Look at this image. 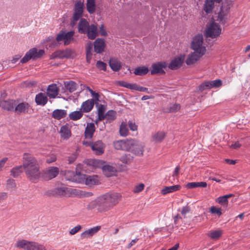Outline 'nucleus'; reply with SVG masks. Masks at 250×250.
Here are the masks:
<instances>
[{"instance_id": "nucleus-1", "label": "nucleus", "mask_w": 250, "mask_h": 250, "mask_svg": "<svg viewBox=\"0 0 250 250\" xmlns=\"http://www.w3.org/2000/svg\"><path fill=\"white\" fill-rule=\"evenodd\" d=\"M120 197L117 193H106L91 201L86 208L90 210L96 209L99 212L106 211L118 203Z\"/></svg>"}, {"instance_id": "nucleus-2", "label": "nucleus", "mask_w": 250, "mask_h": 250, "mask_svg": "<svg viewBox=\"0 0 250 250\" xmlns=\"http://www.w3.org/2000/svg\"><path fill=\"white\" fill-rule=\"evenodd\" d=\"M63 173L66 180L79 184H84L90 187L100 184L97 175L87 176L82 173Z\"/></svg>"}, {"instance_id": "nucleus-3", "label": "nucleus", "mask_w": 250, "mask_h": 250, "mask_svg": "<svg viewBox=\"0 0 250 250\" xmlns=\"http://www.w3.org/2000/svg\"><path fill=\"white\" fill-rule=\"evenodd\" d=\"M84 163L94 168H101L103 171L116 172L114 167L108 163L101 160L86 159Z\"/></svg>"}, {"instance_id": "nucleus-4", "label": "nucleus", "mask_w": 250, "mask_h": 250, "mask_svg": "<svg viewBox=\"0 0 250 250\" xmlns=\"http://www.w3.org/2000/svg\"><path fill=\"white\" fill-rule=\"evenodd\" d=\"M22 162L26 171L28 172H38L39 171V164L36 159L31 154L24 153L23 154Z\"/></svg>"}, {"instance_id": "nucleus-5", "label": "nucleus", "mask_w": 250, "mask_h": 250, "mask_svg": "<svg viewBox=\"0 0 250 250\" xmlns=\"http://www.w3.org/2000/svg\"><path fill=\"white\" fill-rule=\"evenodd\" d=\"M203 38L201 34L196 35L193 39L191 48L195 52L204 55L206 51V47L203 46Z\"/></svg>"}, {"instance_id": "nucleus-6", "label": "nucleus", "mask_w": 250, "mask_h": 250, "mask_svg": "<svg viewBox=\"0 0 250 250\" xmlns=\"http://www.w3.org/2000/svg\"><path fill=\"white\" fill-rule=\"evenodd\" d=\"M221 30V28L219 25L212 22L207 26L205 31V36L207 38H216L220 35Z\"/></svg>"}, {"instance_id": "nucleus-7", "label": "nucleus", "mask_w": 250, "mask_h": 250, "mask_svg": "<svg viewBox=\"0 0 250 250\" xmlns=\"http://www.w3.org/2000/svg\"><path fill=\"white\" fill-rule=\"evenodd\" d=\"M232 5L231 0L227 1L223 3L218 16V20L222 24H225L226 22L227 16Z\"/></svg>"}, {"instance_id": "nucleus-8", "label": "nucleus", "mask_w": 250, "mask_h": 250, "mask_svg": "<svg viewBox=\"0 0 250 250\" xmlns=\"http://www.w3.org/2000/svg\"><path fill=\"white\" fill-rule=\"evenodd\" d=\"M71 188L64 187H58L48 190L46 194L49 196L64 197L71 193Z\"/></svg>"}, {"instance_id": "nucleus-9", "label": "nucleus", "mask_w": 250, "mask_h": 250, "mask_svg": "<svg viewBox=\"0 0 250 250\" xmlns=\"http://www.w3.org/2000/svg\"><path fill=\"white\" fill-rule=\"evenodd\" d=\"M83 11V3L81 0L77 1L74 5V12L70 24L73 27L77 21L81 19Z\"/></svg>"}, {"instance_id": "nucleus-10", "label": "nucleus", "mask_w": 250, "mask_h": 250, "mask_svg": "<svg viewBox=\"0 0 250 250\" xmlns=\"http://www.w3.org/2000/svg\"><path fill=\"white\" fill-rule=\"evenodd\" d=\"M44 54L43 50H39V51L36 48H33L30 49L25 54L24 57L21 60V62L22 63L27 62L29 60L33 59H35L40 58Z\"/></svg>"}, {"instance_id": "nucleus-11", "label": "nucleus", "mask_w": 250, "mask_h": 250, "mask_svg": "<svg viewBox=\"0 0 250 250\" xmlns=\"http://www.w3.org/2000/svg\"><path fill=\"white\" fill-rule=\"evenodd\" d=\"M74 32L73 31L67 32L62 31L57 35L56 41L59 42L63 41L64 45H68L74 41Z\"/></svg>"}, {"instance_id": "nucleus-12", "label": "nucleus", "mask_w": 250, "mask_h": 250, "mask_svg": "<svg viewBox=\"0 0 250 250\" xmlns=\"http://www.w3.org/2000/svg\"><path fill=\"white\" fill-rule=\"evenodd\" d=\"M132 139H122L114 141L113 145L116 150L125 151H129L130 149L131 141Z\"/></svg>"}, {"instance_id": "nucleus-13", "label": "nucleus", "mask_w": 250, "mask_h": 250, "mask_svg": "<svg viewBox=\"0 0 250 250\" xmlns=\"http://www.w3.org/2000/svg\"><path fill=\"white\" fill-rule=\"evenodd\" d=\"M130 149L129 152L135 155H142L144 151V145L141 142L132 139L131 141Z\"/></svg>"}, {"instance_id": "nucleus-14", "label": "nucleus", "mask_w": 250, "mask_h": 250, "mask_svg": "<svg viewBox=\"0 0 250 250\" xmlns=\"http://www.w3.org/2000/svg\"><path fill=\"white\" fill-rule=\"evenodd\" d=\"M118 83L120 86L128 88L130 90L146 92L147 93H151V92L148 91L147 88L141 86L135 83H129L123 81H119Z\"/></svg>"}, {"instance_id": "nucleus-15", "label": "nucleus", "mask_w": 250, "mask_h": 250, "mask_svg": "<svg viewBox=\"0 0 250 250\" xmlns=\"http://www.w3.org/2000/svg\"><path fill=\"white\" fill-rule=\"evenodd\" d=\"M222 84V81L220 80H215L210 81H205L202 83L198 87L199 90L201 92L207 89L212 88H217L221 86Z\"/></svg>"}, {"instance_id": "nucleus-16", "label": "nucleus", "mask_w": 250, "mask_h": 250, "mask_svg": "<svg viewBox=\"0 0 250 250\" xmlns=\"http://www.w3.org/2000/svg\"><path fill=\"white\" fill-rule=\"evenodd\" d=\"M74 56V51L70 49H66L65 50H58L54 52L51 56V59L55 58H70Z\"/></svg>"}, {"instance_id": "nucleus-17", "label": "nucleus", "mask_w": 250, "mask_h": 250, "mask_svg": "<svg viewBox=\"0 0 250 250\" xmlns=\"http://www.w3.org/2000/svg\"><path fill=\"white\" fill-rule=\"evenodd\" d=\"M30 109V104L26 102H22L15 106L14 112L18 115L25 114Z\"/></svg>"}, {"instance_id": "nucleus-18", "label": "nucleus", "mask_w": 250, "mask_h": 250, "mask_svg": "<svg viewBox=\"0 0 250 250\" xmlns=\"http://www.w3.org/2000/svg\"><path fill=\"white\" fill-rule=\"evenodd\" d=\"M91 149L96 155H100L104 153L105 145L102 141L98 140L92 143Z\"/></svg>"}, {"instance_id": "nucleus-19", "label": "nucleus", "mask_w": 250, "mask_h": 250, "mask_svg": "<svg viewBox=\"0 0 250 250\" xmlns=\"http://www.w3.org/2000/svg\"><path fill=\"white\" fill-rule=\"evenodd\" d=\"M185 59V55H180L171 61L168 67L172 70L178 69L182 65Z\"/></svg>"}, {"instance_id": "nucleus-20", "label": "nucleus", "mask_w": 250, "mask_h": 250, "mask_svg": "<svg viewBox=\"0 0 250 250\" xmlns=\"http://www.w3.org/2000/svg\"><path fill=\"white\" fill-rule=\"evenodd\" d=\"M16 105V101L13 100L1 101L0 102V107L7 111H14L15 106Z\"/></svg>"}, {"instance_id": "nucleus-21", "label": "nucleus", "mask_w": 250, "mask_h": 250, "mask_svg": "<svg viewBox=\"0 0 250 250\" xmlns=\"http://www.w3.org/2000/svg\"><path fill=\"white\" fill-rule=\"evenodd\" d=\"M101 227L98 226L91 228L81 233L80 236L82 239L90 238L96 234L101 229Z\"/></svg>"}, {"instance_id": "nucleus-22", "label": "nucleus", "mask_w": 250, "mask_h": 250, "mask_svg": "<svg viewBox=\"0 0 250 250\" xmlns=\"http://www.w3.org/2000/svg\"><path fill=\"white\" fill-rule=\"evenodd\" d=\"M95 104L94 100L90 99L83 102L81 106L80 109L84 113H87L92 110Z\"/></svg>"}, {"instance_id": "nucleus-23", "label": "nucleus", "mask_w": 250, "mask_h": 250, "mask_svg": "<svg viewBox=\"0 0 250 250\" xmlns=\"http://www.w3.org/2000/svg\"><path fill=\"white\" fill-rule=\"evenodd\" d=\"M167 67V63L158 62L152 64V70H151V74L154 75L155 74H164L165 72L163 68Z\"/></svg>"}, {"instance_id": "nucleus-24", "label": "nucleus", "mask_w": 250, "mask_h": 250, "mask_svg": "<svg viewBox=\"0 0 250 250\" xmlns=\"http://www.w3.org/2000/svg\"><path fill=\"white\" fill-rule=\"evenodd\" d=\"M95 131V126L94 123H87L84 131V137L86 139H90L92 138Z\"/></svg>"}, {"instance_id": "nucleus-25", "label": "nucleus", "mask_w": 250, "mask_h": 250, "mask_svg": "<svg viewBox=\"0 0 250 250\" xmlns=\"http://www.w3.org/2000/svg\"><path fill=\"white\" fill-rule=\"evenodd\" d=\"M47 95L50 98H56L59 94V88L56 84L49 85L47 89Z\"/></svg>"}, {"instance_id": "nucleus-26", "label": "nucleus", "mask_w": 250, "mask_h": 250, "mask_svg": "<svg viewBox=\"0 0 250 250\" xmlns=\"http://www.w3.org/2000/svg\"><path fill=\"white\" fill-rule=\"evenodd\" d=\"M90 26L86 20L81 19L78 24V32L81 34H86Z\"/></svg>"}, {"instance_id": "nucleus-27", "label": "nucleus", "mask_w": 250, "mask_h": 250, "mask_svg": "<svg viewBox=\"0 0 250 250\" xmlns=\"http://www.w3.org/2000/svg\"><path fill=\"white\" fill-rule=\"evenodd\" d=\"M105 46L104 40L98 38L94 42V50L97 53H101L104 51Z\"/></svg>"}, {"instance_id": "nucleus-28", "label": "nucleus", "mask_w": 250, "mask_h": 250, "mask_svg": "<svg viewBox=\"0 0 250 250\" xmlns=\"http://www.w3.org/2000/svg\"><path fill=\"white\" fill-rule=\"evenodd\" d=\"M203 55H201L196 52H194L188 55L186 62L188 65L193 64L195 63Z\"/></svg>"}, {"instance_id": "nucleus-29", "label": "nucleus", "mask_w": 250, "mask_h": 250, "mask_svg": "<svg viewBox=\"0 0 250 250\" xmlns=\"http://www.w3.org/2000/svg\"><path fill=\"white\" fill-rule=\"evenodd\" d=\"M35 102L38 105H44L48 102L47 95L43 93H40L35 97Z\"/></svg>"}, {"instance_id": "nucleus-30", "label": "nucleus", "mask_w": 250, "mask_h": 250, "mask_svg": "<svg viewBox=\"0 0 250 250\" xmlns=\"http://www.w3.org/2000/svg\"><path fill=\"white\" fill-rule=\"evenodd\" d=\"M181 187L180 185H176L172 186L165 187L161 190L162 194L165 195L168 193H172L179 190Z\"/></svg>"}, {"instance_id": "nucleus-31", "label": "nucleus", "mask_w": 250, "mask_h": 250, "mask_svg": "<svg viewBox=\"0 0 250 250\" xmlns=\"http://www.w3.org/2000/svg\"><path fill=\"white\" fill-rule=\"evenodd\" d=\"M32 241H28L22 239L17 241L15 246L17 248L22 249L24 250H29Z\"/></svg>"}, {"instance_id": "nucleus-32", "label": "nucleus", "mask_w": 250, "mask_h": 250, "mask_svg": "<svg viewBox=\"0 0 250 250\" xmlns=\"http://www.w3.org/2000/svg\"><path fill=\"white\" fill-rule=\"evenodd\" d=\"M87 30L86 34L89 39L93 40L97 36V28L94 24H91Z\"/></svg>"}, {"instance_id": "nucleus-33", "label": "nucleus", "mask_w": 250, "mask_h": 250, "mask_svg": "<svg viewBox=\"0 0 250 250\" xmlns=\"http://www.w3.org/2000/svg\"><path fill=\"white\" fill-rule=\"evenodd\" d=\"M67 112L63 109H55L52 112V117L57 120H60L65 117Z\"/></svg>"}, {"instance_id": "nucleus-34", "label": "nucleus", "mask_w": 250, "mask_h": 250, "mask_svg": "<svg viewBox=\"0 0 250 250\" xmlns=\"http://www.w3.org/2000/svg\"><path fill=\"white\" fill-rule=\"evenodd\" d=\"M60 133L61 134V138L64 139H68L71 135V130L69 127L66 125H63L61 127Z\"/></svg>"}, {"instance_id": "nucleus-35", "label": "nucleus", "mask_w": 250, "mask_h": 250, "mask_svg": "<svg viewBox=\"0 0 250 250\" xmlns=\"http://www.w3.org/2000/svg\"><path fill=\"white\" fill-rule=\"evenodd\" d=\"M207 183L206 182H190L188 183L186 185V187L188 189H193L197 188H206Z\"/></svg>"}, {"instance_id": "nucleus-36", "label": "nucleus", "mask_w": 250, "mask_h": 250, "mask_svg": "<svg viewBox=\"0 0 250 250\" xmlns=\"http://www.w3.org/2000/svg\"><path fill=\"white\" fill-rule=\"evenodd\" d=\"M110 68L114 71H118L121 67V64L120 61L116 59H111L109 62Z\"/></svg>"}, {"instance_id": "nucleus-37", "label": "nucleus", "mask_w": 250, "mask_h": 250, "mask_svg": "<svg viewBox=\"0 0 250 250\" xmlns=\"http://www.w3.org/2000/svg\"><path fill=\"white\" fill-rule=\"evenodd\" d=\"M215 0H206L204 5V10L207 13H210L212 11Z\"/></svg>"}, {"instance_id": "nucleus-38", "label": "nucleus", "mask_w": 250, "mask_h": 250, "mask_svg": "<svg viewBox=\"0 0 250 250\" xmlns=\"http://www.w3.org/2000/svg\"><path fill=\"white\" fill-rule=\"evenodd\" d=\"M105 111V107L103 104H100L98 108V119L96 121L97 123L98 121L104 120L105 118V114H104Z\"/></svg>"}, {"instance_id": "nucleus-39", "label": "nucleus", "mask_w": 250, "mask_h": 250, "mask_svg": "<svg viewBox=\"0 0 250 250\" xmlns=\"http://www.w3.org/2000/svg\"><path fill=\"white\" fill-rule=\"evenodd\" d=\"M40 174L41 180L48 181L57 176L59 173H38Z\"/></svg>"}, {"instance_id": "nucleus-40", "label": "nucleus", "mask_w": 250, "mask_h": 250, "mask_svg": "<svg viewBox=\"0 0 250 250\" xmlns=\"http://www.w3.org/2000/svg\"><path fill=\"white\" fill-rule=\"evenodd\" d=\"M83 112L80 109L79 111H74L69 114V118L73 121H77L83 116Z\"/></svg>"}, {"instance_id": "nucleus-41", "label": "nucleus", "mask_w": 250, "mask_h": 250, "mask_svg": "<svg viewBox=\"0 0 250 250\" xmlns=\"http://www.w3.org/2000/svg\"><path fill=\"white\" fill-rule=\"evenodd\" d=\"M116 111L111 110L105 114L106 123H110L116 119Z\"/></svg>"}, {"instance_id": "nucleus-42", "label": "nucleus", "mask_w": 250, "mask_h": 250, "mask_svg": "<svg viewBox=\"0 0 250 250\" xmlns=\"http://www.w3.org/2000/svg\"><path fill=\"white\" fill-rule=\"evenodd\" d=\"M27 178L31 182L36 183L41 180L40 174L38 173H25Z\"/></svg>"}, {"instance_id": "nucleus-43", "label": "nucleus", "mask_w": 250, "mask_h": 250, "mask_svg": "<svg viewBox=\"0 0 250 250\" xmlns=\"http://www.w3.org/2000/svg\"><path fill=\"white\" fill-rule=\"evenodd\" d=\"M148 71V68L146 66H139L135 69L134 73L136 75L143 76L146 74Z\"/></svg>"}, {"instance_id": "nucleus-44", "label": "nucleus", "mask_w": 250, "mask_h": 250, "mask_svg": "<svg viewBox=\"0 0 250 250\" xmlns=\"http://www.w3.org/2000/svg\"><path fill=\"white\" fill-rule=\"evenodd\" d=\"M223 234V231L221 229H217L210 231L208 234V236L213 240H218Z\"/></svg>"}, {"instance_id": "nucleus-45", "label": "nucleus", "mask_w": 250, "mask_h": 250, "mask_svg": "<svg viewBox=\"0 0 250 250\" xmlns=\"http://www.w3.org/2000/svg\"><path fill=\"white\" fill-rule=\"evenodd\" d=\"M95 0H87L86 9L90 14H93L95 12Z\"/></svg>"}, {"instance_id": "nucleus-46", "label": "nucleus", "mask_w": 250, "mask_h": 250, "mask_svg": "<svg viewBox=\"0 0 250 250\" xmlns=\"http://www.w3.org/2000/svg\"><path fill=\"white\" fill-rule=\"evenodd\" d=\"M166 136V133L163 131H159L153 135V139L156 142L162 141Z\"/></svg>"}, {"instance_id": "nucleus-47", "label": "nucleus", "mask_w": 250, "mask_h": 250, "mask_svg": "<svg viewBox=\"0 0 250 250\" xmlns=\"http://www.w3.org/2000/svg\"><path fill=\"white\" fill-rule=\"evenodd\" d=\"M29 250H46V249L43 245L32 241Z\"/></svg>"}, {"instance_id": "nucleus-48", "label": "nucleus", "mask_w": 250, "mask_h": 250, "mask_svg": "<svg viewBox=\"0 0 250 250\" xmlns=\"http://www.w3.org/2000/svg\"><path fill=\"white\" fill-rule=\"evenodd\" d=\"M119 132L122 136H126L127 135L128 130L127 125L125 123H122L120 125Z\"/></svg>"}, {"instance_id": "nucleus-49", "label": "nucleus", "mask_w": 250, "mask_h": 250, "mask_svg": "<svg viewBox=\"0 0 250 250\" xmlns=\"http://www.w3.org/2000/svg\"><path fill=\"white\" fill-rule=\"evenodd\" d=\"M215 202L221 205L224 208H227L229 203L228 200L226 199V197H224V196L218 197L216 199Z\"/></svg>"}, {"instance_id": "nucleus-50", "label": "nucleus", "mask_w": 250, "mask_h": 250, "mask_svg": "<svg viewBox=\"0 0 250 250\" xmlns=\"http://www.w3.org/2000/svg\"><path fill=\"white\" fill-rule=\"evenodd\" d=\"M65 87L70 92H73L77 89V84L73 81H70L66 83Z\"/></svg>"}, {"instance_id": "nucleus-51", "label": "nucleus", "mask_w": 250, "mask_h": 250, "mask_svg": "<svg viewBox=\"0 0 250 250\" xmlns=\"http://www.w3.org/2000/svg\"><path fill=\"white\" fill-rule=\"evenodd\" d=\"M181 108V105L179 104H174L171 105L168 109V112L174 113L179 111Z\"/></svg>"}, {"instance_id": "nucleus-52", "label": "nucleus", "mask_w": 250, "mask_h": 250, "mask_svg": "<svg viewBox=\"0 0 250 250\" xmlns=\"http://www.w3.org/2000/svg\"><path fill=\"white\" fill-rule=\"evenodd\" d=\"M179 173H172L171 175L169 176L167 181L170 183H174L178 181Z\"/></svg>"}, {"instance_id": "nucleus-53", "label": "nucleus", "mask_w": 250, "mask_h": 250, "mask_svg": "<svg viewBox=\"0 0 250 250\" xmlns=\"http://www.w3.org/2000/svg\"><path fill=\"white\" fill-rule=\"evenodd\" d=\"M131 160L132 157L129 154H125L123 155L120 158L121 161L125 164L129 163Z\"/></svg>"}, {"instance_id": "nucleus-54", "label": "nucleus", "mask_w": 250, "mask_h": 250, "mask_svg": "<svg viewBox=\"0 0 250 250\" xmlns=\"http://www.w3.org/2000/svg\"><path fill=\"white\" fill-rule=\"evenodd\" d=\"M209 211L212 214H217L219 216L222 214V213L221 211V208H217L215 206H212L210 208Z\"/></svg>"}, {"instance_id": "nucleus-55", "label": "nucleus", "mask_w": 250, "mask_h": 250, "mask_svg": "<svg viewBox=\"0 0 250 250\" xmlns=\"http://www.w3.org/2000/svg\"><path fill=\"white\" fill-rule=\"evenodd\" d=\"M93 44L91 42H87L86 45V59L88 60L89 54L91 55V50L92 49Z\"/></svg>"}, {"instance_id": "nucleus-56", "label": "nucleus", "mask_w": 250, "mask_h": 250, "mask_svg": "<svg viewBox=\"0 0 250 250\" xmlns=\"http://www.w3.org/2000/svg\"><path fill=\"white\" fill-rule=\"evenodd\" d=\"M7 187L9 188H14L16 187V184L14 179H9L6 181Z\"/></svg>"}, {"instance_id": "nucleus-57", "label": "nucleus", "mask_w": 250, "mask_h": 250, "mask_svg": "<svg viewBox=\"0 0 250 250\" xmlns=\"http://www.w3.org/2000/svg\"><path fill=\"white\" fill-rule=\"evenodd\" d=\"M96 66L99 69L105 71L106 70V64L103 62L99 61L96 63Z\"/></svg>"}, {"instance_id": "nucleus-58", "label": "nucleus", "mask_w": 250, "mask_h": 250, "mask_svg": "<svg viewBox=\"0 0 250 250\" xmlns=\"http://www.w3.org/2000/svg\"><path fill=\"white\" fill-rule=\"evenodd\" d=\"M23 170L26 171V169H25V167L24 166V164L23 163L22 165H20L13 167L11 172H21Z\"/></svg>"}, {"instance_id": "nucleus-59", "label": "nucleus", "mask_w": 250, "mask_h": 250, "mask_svg": "<svg viewBox=\"0 0 250 250\" xmlns=\"http://www.w3.org/2000/svg\"><path fill=\"white\" fill-rule=\"evenodd\" d=\"M82 229V226L81 225H77L73 229H72L69 231V234L71 235H74L76 233H77L79 230H80Z\"/></svg>"}, {"instance_id": "nucleus-60", "label": "nucleus", "mask_w": 250, "mask_h": 250, "mask_svg": "<svg viewBox=\"0 0 250 250\" xmlns=\"http://www.w3.org/2000/svg\"><path fill=\"white\" fill-rule=\"evenodd\" d=\"M144 187H145L144 184L143 183H141L139 185L135 186L134 189V192L135 193H139V192L142 191L144 189Z\"/></svg>"}, {"instance_id": "nucleus-61", "label": "nucleus", "mask_w": 250, "mask_h": 250, "mask_svg": "<svg viewBox=\"0 0 250 250\" xmlns=\"http://www.w3.org/2000/svg\"><path fill=\"white\" fill-rule=\"evenodd\" d=\"M56 159L57 158L56 155L54 154H51L48 157V158H47L46 162L48 164H50L56 161Z\"/></svg>"}, {"instance_id": "nucleus-62", "label": "nucleus", "mask_w": 250, "mask_h": 250, "mask_svg": "<svg viewBox=\"0 0 250 250\" xmlns=\"http://www.w3.org/2000/svg\"><path fill=\"white\" fill-rule=\"evenodd\" d=\"M90 93L91 94V96L93 98V99L94 100V101H99L100 95L98 93H96L93 90H90Z\"/></svg>"}, {"instance_id": "nucleus-63", "label": "nucleus", "mask_w": 250, "mask_h": 250, "mask_svg": "<svg viewBox=\"0 0 250 250\" xmlns=\"http://www.w3.org/2000/svg\"><path fill=\"white\" fill-rule=\"evenodd\" d=\"M128 126L130 129L132 131H136L137 130V126L136 125L135 123L129 121L128 122Z\"/></svg>"}, {"instance_id": "nucleus-64", "label": "nucleus", "mask_w": 250, "mask_h": 250, "mask_svg": "<svg viewBox=\"0 0 250 250\" xmlns=\"http://www.w3.org/2000/svg\"><path fill=\"white\" fill-rule=\"evenodd\" d=\"M190 211V208L188 206H185L182 208L181 214L185 215L187 213Z\"/></svg>"}]
</instances>
